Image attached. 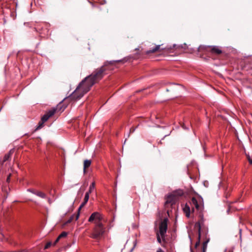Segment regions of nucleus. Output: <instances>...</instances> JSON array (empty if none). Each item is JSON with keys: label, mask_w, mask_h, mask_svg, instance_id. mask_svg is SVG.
Here are the masks:
<instances>
[{"label": "nucleus", "mask_w": 252, "mask_h": 252, "mask_svg": "<svg viewBox=\"0 0 252 252\" xmlns=\"http://www.w3.org/2000/svg\"><path fill=\"white\" fill-rule=\"evenodd\" d=\"M91 163L92 161L91 160L86 159L84 160L83 165V170L84 173L86 172V169L90 166Z\"/></svg>", "instance_id": "obj_16"}, {"label": "nucleus", "mask_w": 252, "mask_h": 252, "mask_svg": "<svg viewBox=\"0 0 252 252\" xmlns=\"http://www.w3.org/2000/svg\"><path fill=\"white\" fill-rule=\"evenodd\" d=\"M171 193L178 200L179 198L184 195V191L182 189H177L173 191Z\"/></svg>", "instance_id": "obj_11"}, {"label": "nucleus", "mask_w": 252, "mask_h": 252, "mask_svg": "<svg viewBox=\"0 0 252 252\" xmlns=\"http://www.w3.org/2000/svg\"><path fill=\"white\" fill-rule=\"evenodd\" d=\"M134 130H135V128L132 127L130 128L129 131L131 133V132H133L134 131Z\"/></svg>", "instance_id": "obj_27"}, {"label": "nucleus", "mask_w": 252, "mask_h": 252, "mask_svg": "<svg viewBox=\"0 0 252 252\" xmlns=\"http://www.w3.org/2000/svg\"><path fill=\"white\" fill-rule=\"evenodd\" d=\"M60 238H59V237H58L56 239V240H55V242H54V245H55L60 240Z\"/></svg>", "instance_id": "obj_26"}, {"label": "nucleus", "mask_w": 252, "mask_h": 252, "mask_svg": "<svg viewBox=\"0 0 252 252\" xmlns=\"http://www.w3.org/2000/svg\"><path fill=\"white\" fill-rule=\"evenodd\" d=\"M28 191L32 193V194H34L35 195H36V193L37 192V190H35V189H28Z\"/></svg>", "instance_id": "obj_21"}, {"label": "nucleus", "mask_w": 252, "mask_h": 252, "mask_svg": "<svg viewBox=\"0 0 252 252\" xmlns=\"http://www.w3.org/2000/svg\"><path fill=\"white\" fill-rule=\"evenodd\" d=\"M51 245L52 243L51 242H47L44 247V249H47L51 247Z\"/></svg>", "instance_id": "obj_20"}, {"label": "nucleus", "mask_w": 252, "mask_h": 252, "mask_svg": "<svg viewBox=\"0 0 252 252\" xmlns=\"http://www.w3.org/2000/svg\"><path fill=\"white\" fill-rule=\"evenodd\" d=\"M157 252H164L163 251H162V250H161V249L159 248V249L157 250Z\"/></svg>", "instance_id": "obj_28"}, {"label": "nucleus", "mask_w": 252, "mask_h": 252, "mask_svg": "<svg viewBox=\"0 0 252 252\" xmlns=\"http://www.w3.org/2000/svg\"><path fill=\"white\" fill-rule=\"evenodd\" d=\"M67 235V233L65 231L62 232L58 236L59 238L61 239L63 237H65Z\"/></svg>", "instance_id": "obj_19"}, {"label": "nucleus", "mask_w": 252, "mask_h": 252, "mask_svg": "<svg viewBox=\"0 0 252 252\" xmlns=\"http://www.w3.org/2000/svg\"><path fill=\"white\" fill-rule=\"evenodd\" d=\"M94 189H95V183H94V182H93L90 185V186L89 187V190L88 191H87V192L90 194L94 190Z\"/></svg>", "instance_id": "obj_17"}, {"label": "nucleus", "mask_w": 252, "mask_h": 252, "mask_svg": "<svg viewBox=\"0 0 252 252\" xmlns=\"http://www.w3.org/2000/svg\"><path fill=\"white\" fill-rule=\"evenodd\" d=\"M237 139H238V140L239 142H241V140L239 138V137H237Z\"/></svg>", "instance_id": "obj_31"}, {"label": "nucleus", "mask_w": 252, "mask_h": 252, "mask_svg": "<svg viewBox=\"0 0 252 252\" xmlns=\"http://www.w3.org/2000/svg\"><path fill=\"white\" fill-rule=\"evenodd\" d=\"M12 153V150H11L8 153L5 154L3 158L0 159V164L2 165L4 162L8 161L10 159Z\"/></svg>", "instance_id": "obj_10"}, {"label": "nucleus", "mask_w": 252, "mask_h": 252, "mask_svg": "<svg viewBox=\"0 0 252 252\" xmlns=\"http://www.w3.org/2000/svg\"><path fill=\"white\" fill-rule=\"evenodd\" d=\"M73 218V216H72L70 218V219L68 220V222H70L72 221V220Z\"/></svg>", "instance_id": "obj_29"}, {"label": "nucleus", "mask_w": 252, "mask_h": 252, "mask_svg": "<svg viewBox=\"0 0 252 252\" xmlns=\"http://www.w3.org/2000/svg\"><path fill=\"white\" fill-rule=\"evenodd\" d=\"M178 199L171 193L167 196L166 197V201L165 202V206L167 207L169 205L172 206L176 203Z\"/></svg>", "instance_id": "obj_9"}, {"label": "nucleus", "mask_w": 252, "mask_h": 252, "mask_svg": "<svg viewBox=\"0 0 252 252\" xmlns=\"http://www.w3.org/2000/svg\"><path fill=\"white\" fill-rule=\"evenodd\" d=\"M198 52H208L212 54L219 55L222 52L221 48L217 46H205L200 45L198 48Z\"/></svg>", "instance_id": "obj_6"}, {"label": "nucleus", "mask_w": 252, "mask_h": 252, "mask_svg": "<svg viewBox=\"0 0 252 252\" xmlns=\"http://www.w3.org/2000/svg\"><path fill=\"white\" fill-rule=\"evenodd\" d=\"M105 231V227L104 224L94 225L90 237L94 239H99L103 236Z\"/></svg>", "instance_id": "obj_4"}, {"label": "nucleus", "mask_w": 252, "mask_h": 252, "mask_svg": "<svg viewBox=\"0 0 252 252\" xmlns=\"http://www.w3.org/2000/svg\"><path fill=\"white\" fill-rule=\"evenodd\" d=\"M182 127L184 129H187V128L185 126V125H184V124H183V125H182Z\"/></svg>", "instance_id": "obj_30"}, {"label": "nucleus", "mask_w": 252, "mask_h": 252, "mask_svg": "<svg viewBox=\"0 0 252 252\" xmlns=\"http://www.w3.org/2000/svg\"><path fill=\"white\" fill-rule=\"evenodd\" d=\"M88 221L89 222H94V225L103 224L105 221L104 215L98 212L93 213L90 216Z\"/></svg>", "instance_id": "obj_5"}, {"label": "nucleus", "mask_w": 252, "mask_h": 252, "mask_svg": "<svg viewBox=\"0 0 252 252\" xmlns=\"http://www.w3.org/2000/svg\"><path fill=\"white\" fill-rule=\"evenodd\" d=\"M199 217V220L195 223V226L198 228V240L196 242L195 245V248L196 249H197V247L199 245L200 240H201L202 237V238H204V242H205L207 239H208L209 240V238H207V233L206 232H205L204 234V233H203L202 234H201V226L204 225V222L203 215V214L202 213V212L200 213Z\"/></svg>", "instance_id": "obj_3"}, {"label": "nucleus", "mask_w": 252, "mask_h": 252, "mask_svg": "<svg viewBox=\"0 0 252 252\" xmlns=\"http://www.w3.org/2000/svg\"><path fill=\"white\" fill-rule=\"evenodd\" d=\"M183 211L186 214L187 218H189L190 214V208L188 204H186L185 207L183 208Z\"/></svg>", "instance_id": "obj_14"}, {"label": "nucleus", "mask_w": 252, "mask_h": 252, "mask_svg": "<svg viewBox=\"0 0 252 252\" xmlns=\"http://www.w3.org/2000/svg\"><path fill=\"white\" fill-rule=\"evenodd\" d=\"M191 208L192 212H194L195 209L201 213L204 209V202L203 198L200 196L192 197L189 202Z\"/></svg>", "instance_id": "obj_2"}, {"label": "nucleus", "mask_w": 252, "mask_h": 252, "mask_svg": "<svg viewBox=\"0 0 252 252\" xmlns=\"http://www.w3.org/2000/svg\"><path fill=\"white\" fill-rule=\"evenodd\" d=\"M11 174H9L8 176L7 177V178H6V182L7 183H9L10 182V177H11Z\"/></svg>", "instance_id": "obj_25"}, {"label": "nucleus", "mask_w": 252, "mask_h": 252, "mask_svg": "<svg viewBox=\"0 0 252 252\" xmlns=\"http://www.w3.org/2000/svg\"><path fill=\"white\" fill-rule=\"evenodd\" d=\"M162 45H157L154 48H153V49H152L151 50H149L148 51H147L146 52V54H150L151 53H154L157 52V51H160V47Z\"/></svg>", "instance_id": "obj_15"}, {"label": "nucleus", "mask_w": 252, "mask_h": 252, "mask_svg": "<svg viewBox=\"0 0 252 252\" xmlns=\"http://www.w3.org/2000/svg\"><path fill=\"white\" fill-rule=\"evenodd\" d=\"M157 240L159 243H161V239L158 233L157 234Z\"/></svg>", "instance_id": "obj_24"}, {"label": "nucleus", "mask_w": 252, "mask_h": 252, "mask_svg": "<svg viewBox=\"0 0 252 252\" xmlns=\"http://www.w3.org/2000/svg\"><path fill=\"white\" fill-rule=\"evenodd\" d=\"M209 242V239H207L205 242H203L202 246L201 249L200 250L199 249L197 250V252H206L207 244ZM191 252H193L192 249H191Z\"/></svg>", "instance_id": "obj_12"}, {"label": "nucleus", "mask_w": 252, "mask_h": 252, "mask_svg": "<svg viewBox=\"0 0 252 252\" xmlns=\"http://www.w3.org/2000/svg\"><path fill=\"white\" fill-rule=\"evenodd\" d=\"M247 158L250 164H252V158H251L249 155H247Z\"/></svg>", "instance_id": "obj_22"}, {"label": "nucleus", "mask_w": 252, "mask_h": 252, "mask_svg": "<svg viewBox=\"0 0 252 252\" xmlns=\"http://www.w3.org/2000/svg\"><path fill=\"white\" fill-rule=\"evenodd\" d=\"M89 196L90 194L86 192L85 193V197L84 198V201L80 205L79 208V210H81V209L87 204L89 199Z\"/></svg>", "instance_id": "obj_13"}, {"label": "nucleus", "mask_w": 252, "mask_h": 252, "mask_svg": "<svg viewBox=\"0 0 252 252\" xmlns=\"http://www.w3.org/2000/svg\"><path fill=\"white\" fill-rule=\"evenodd\" d=\"M80 210H78V212L75 215V220H77L78 219H79V215H80Z\"/></svg>", "instance_id": "obj_23"}, {"label": "nucleus", "mask_w": 252, "mask_h": 252, "mask_svg": "<svg viewBox=\"0 0 252 252\" xmlns=\"http://www.w3.org/2000/svg\"><path fill=\"white\" fill-rule=\"evenodd\" d=\"M57 111V109L52 108L51 110L47 112L42 117L41 121L39 122L38 126L36 127L35 130H38L43 127L44 123L46 122L50 117L54 115Z\"/></svg>", "instance_id": "obj_7"}, {"label": "nucleus", "mask_w": 252, "mask_h": 252, "mask_svg": "<svg viewBox=\"0 0 252 252\" xmlns=\"http://www.w3.org/2000/svg\"><path fill=\"white\" fill-rule=\"evenodd\" d=\"M167 219H164L159 224V233L162 238L164 237L167 230Z\"/></svg>", "instance_id": "obj_8"}, {"label": "nucleus", "mask_w": 252, "mask_h": 252, "mask_svg": "<svg viewBox=\"0 0 252 252\" xmlns=\"http://www.w3.org/2000/svg\"><path fill=\"white\" fill-rule=\"evenodd\" d=\"M122 60L106 61L103 65L94 70L93 73L86 77L79 84L74 92L71 94V99L77 100L81 98L86 93L89 91L91 88L100 80L108 70L113 69L112 66L116 63L122 62Z\"/></svg>", "instance_id": "obj_1"}, {"label": "nucleus", "mask_w": 252, "mask_h": 252, "mask_svg": "<svg viewBox=\"0 0 252 252\" xmlns=\"http://www.w3.org/2000/svg\"><path fill=\"white\" fill-rule=\"evenodd\" d=\"M36 193V195L42 198H46V194L42 191L37 190Z\"/></svg>", "instance_id": "obj_18"}, {"label": "nucleus", "mask_w": 252, "mask_h": 252, "mask_svg": "<svg viewBox=\"0 0 252 252\" xmlns=\"http://www.w3.org/2000/svg\"><path fill=\"white\" fill-rule=\"evenodd\" d=\"M48 201H49V203H51L50 199L49 198L48 199Z\"/></svg>", "instance_id": "obj_32"}]
</instances>
